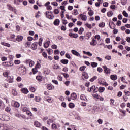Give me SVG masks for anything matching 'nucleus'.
I'll return each instance as SVG.
<instances>
[{
  "mask_svg": "<svg viewBox=\"0 0 130 130\" xmlns=\"http://www.w3.org/2000/svg\"><path fill=\"white\" fill-rule=\"evenodd\" d=\"M83 31H84V28L80 27L78 31V33L79 34H80V35H82V34H83Z\"/></svg>",
  "mask_w": 130,
  "mask_h": 130,
  "instance_id": "37",
  "label": "nucleus"
},
{
  "mask_svg": "<svg viewBox=\"0 0 130 130\" xmlns=\"http://www.w3.org/2000/svg\"><path fill=\"white\" fill-rule=\"evenodd\" d=\"M92 42H90V45H92L93 46H95L97 44V41H96V38L95 37L93 36L92 38Z\"/></svg>",
  "mask_w": 130,
  "mask_h": 130,
  "instance_id": "4",
  "label": "nucleus"
},
{
  "mask_svg": "<svg viewBox=\"0 0 130 130\" xmlns=\"http://www.w3.org/2000/svg\"><path fill=\"white\" fill-rule=\"evenodd\" d=\"M60 53V52H59V50H55L54 51V54L56 55L57 54H59V53Z\"/></svg>",
  "mask_w": 130,
  "mask_h": 130,
  "instance_id": "63",
  "label": "nucleus"
},
{
  "mask_svg": "<svg viewBox=\"0 0 130 130\" xmlns=\"http://www.w3.org/2000/svg\"><path fill=\"white\" fill-rule=\"evenodd\" d=\"M32 72L33 73V75H35V74L37 73V72H38V71L37 70V69L33 68L32 69Z\"/></svg>",
  "mask_w": 130,
  "mask_h": 130,
  "instance_id": "51",
  "label": "nucleus"
},
{
  "mask_svg": "<svg viewBox=\"0 0 130 130\" xmlns=\"http://www.w3.org/2000/svg\"><path fill=\"white\" fill-rule=\"evenodd\" d=\"M34 100L36 102H39V101H41V98L39 96H35Z\"/></svg>",
  "mask_w": 130,
  "mask_h": 130,
  "instance_id": "34",
  "label": "nucleus"
},
{
  "mask_svg": "<svg viewBox=\"0 0 130 130\" xmlns=\"http://www.w3.org/2000/svg\"><path fill=\"white\" fill-rule=\"evenodd\" d=\"M43 41V38H42V37H41L39 39V42L38 43V44H39V46H41V45H42V42Z\"/></svg>",
  "mask_w": 130,
  "mask_h": 130,
  "instance_id": "29",
  "label": "nucleus"
},
{
  "mask_svg": "<svg viewBox=\"0 0 130 130\" xmlns=\"http://www.w3.org/2000/svg\"><path fill=\"white\" fill-rule=\"evenodd\" d=\"M23 2V0H14V4L15 5H16V6H19L20 5V3H22Z\"/></svg>",
  "mask_w": 130,
  "mask_h": 130,
  "instance_id": "21",
  "label": "nucleus"
},
{
  "mask_svg": "<svg viewBox=\"0 0 130 130\" xmlns=\"http://www.w3.org/2000/svg\"><path fill=\"white\" fill-rule=\"evenodd\" d=\"M85 70H86V66H83L79 68V71H80L81 72H84Z\"/></svg>",
  "mask_w": 130,
  "mask_h": 130,
  "instance_id": "39",
  "label": "nucleus"
},
{
  "mask_svg": "<svg viewBox=\"0 0 130 130\" xmlns=\"http://www.w3.org/2000/svg\"><path fill=\"white\" fill-rule=\"evenodd\" d=\"M92 110H93L95 112H98V111H100V108L97 106H93L92 108Z\"/></svg>",
  "mask_w": 130,
  "mask_h": 130,
  "instance_id": "22",
  "label": "nucleus"
},
{
  "mask_svg": "<svg viewBox=\"0 0 130 130\" xmlns=\"http://www.w3.org/2000/svg\"><path fill=\"white\" fill-rule=\"evenodd\" d=\"M108 5H109V4L108 3V2H104L103 4V7H104L105 8H107V7H108Z\"/></svg>",
  "mask_w": 130,
  "mask_h": 130,
  "instance_id": "52",
  "label": "nucleus"
},
{
  "mask_svg": "<svg viewBox=\"0 0 130 130\" xmlns=\"http://www.w3.org/2000/svg\"><path fill=\"white\" fill-rule=\"evenodd\" d=\"M34 126H36V127H39L41 126V124L38 121H35Z\"/></svg>",
  "mask_w": 130,
  "mask_h": 130,
  "instance_id": "32",
  "label": "nucleus"
},
{
  "mask_svg": "<svg viewBox=\"0 0 130 130\" xmlns=\"http://www.w3.org/2000/svg\"><path fill=\"white\" fill-rule=\"evenodd\" d=\"M85 26L88 28V29H92V24H90L89 23H86Z\"/></svg>",
  "mask_w": 130,
  "mask_h": 130,
  "instance_id": "55",
  "label": "nucleus"
},
{
  "mask_svg": "<svg viewBox=\"0 0 130 130\" xmlns=\"http://www.w3.org/2000/svg\"><path fill=\"white\" fill-rule=\"evenodd\" d=\"M46 16L47 19H49L50 20H52V19L54 18V16L53 15V14H47V12L46 13Z\"/></svg>",
  "mask_w": 130,
  "mask_h": 130,
  "instance_id": "14",
  "label": "nucleus"
},
{
  "mask_svg": "<svg viewBox=\"0 0 130 130\" xmlns=\"http://www.w3.org/2000/svg\"><path fill=\"white\" fill-rule=\"evenodd\" d=\"M91 66L92 68H96L98 66V63L95 62H92L91 63Z\"/></svg>",
  "mask_w": 130,
  "mask_h": 130,
  "instance_id": "33",
  "label": "nucleus"
},
{
  "mask_svg": "<svg viewBox=\"0 0 130 130\" xmlns=\"http://www.w3.org/2000/svg\"><path fill=\"white\" fill-rule=\"evenodd\" d=\"M60 23V20L58 19H56L54 20L53 24L55 26H59V24Z\"/></svg>",
  "mask_w": 130,
  "mask_h": 130,
  "instance_id": "13",
  "label": "nucleus"
},
{
  "mask_svg": "<svg viewBox=\"0 0 130 130\" xmlns=\"http://www.w3.org/2000/svg\"><path fill=\"white\" fill-rule=\"evenodd\" d=\"M5 111L8 113L11 112V108L10 107H7L5 108Z\"/></svg>",
  "mask_w": 130,
  "mask_h": 130,
  "instance_id": "49",
  "label": "nucleus"
},
{
  "mask_svg": "<svg viewBox=\"0 0 130 130\" xmlns=\"http://www.w3.org/2000/svg\"><path fill=\"white\" fill-rule=\"evenodd\" d=\"M52 122H53V119H49L47 121V124L49 125H50V123H52Z\"/></svg>",
  "mask_w": 130,
  "mask_h": 130,
  "instance_id": "44",
  "label": "nucleus"
},
{
  "mask_svg": "<svg viewBox=\"0 0 130 130\" xmlns=\"http://www.w3.org/2000/svg\"><path fill=\"white\" fill-rule=\"evenodd\" d=\"M102 68L104 69V72L106 73V75H108V74H110L111 72V70L110 68H107L106 65L103 66Z\"/></svg>",
  "mask_w": 130,
  "mask_h": 130,
  "instance_id": "2",
  "label": "nucleus"
},
{
  "mask_svg": "<svg viewBox=\"0 0 130 130\" xmlns=\"http://www.w3.org/2000/svg\"><path fill=\"white\" fill-rule=\"evenodd\" d=\"M105 58L107 59V60H110V59H111V56L107 55L105 57Z\"/></svg>",
  "mask_w": 130,
  "mask_h": 130,
  "instance_id": "62",
  "label": "nucleus"
},
{
  "mask_svg": "<svg viewBox=\"0 0 130 130\" xmlns=\"http://www.w3.org/2000/svg\"><path fill=\"white\" fill-rule=\"evenodd\" d=\"M42 54L43 57L45 58H47V53H46V52H43Z\"/></svg>",
  "mask_w": 130,
  "mask_h": 130,
  "instance_id": "56",
  "label": "nucleus"
},
{
  "mask_svg": "<svg viewBox=\"0 0 130 130\" xmlns=\"http://www.w3.org/2000/svg\"><path fill=\"white\" fill-rule=\"evenodd\" d=\"M2 65L4 66V67H6L7 68H9V67H13V62L12 61L3 62H2Z\"/></svg>",
  "mask_w": 130,
  "mask_h": 130,
  "instance_id": "3",
  "label": "nucleus"
},
{
  "mask_svg": "<svg viewBox=\"0 0 130 130\" xmlns=\"http://www.w3.org/2000/svg\"><path fill=\"white\" fill-rule=\"evenodd\" d=\"M21 91L23 94H28L29 93V90L27 88H22Z\"/></svg>",
  "mask_w": 130,
  "mask_h": 130,
  "instance_id": "11",
  "label": "nucleus"
},
{
  "mask_svg": "<svg viewBox=\"0 0 130 130\" xmlns=\"http://www.w3.org/2000/svg\"><path fill=\"white\" fill-rule=\"evenodd\" d=\"M74 13H72L73 15H74V16H77V15L79 14V12H78V10L77 9H74L73 10Z\"/></svg>",
  "mask_w": 130,
  "mask_h": 130,
  "instance_id": "45",
  "label": "nucleus"
},
{
  "mask_svg": "<svg viewBox=\"0 0 130 130\" xmlns=\"http://www.w3.org/2000/svg\"><path fill=\"white\" fill-rule=\"evenodd\" d=\"M79 17L81 18L82 21H87V16L86 15L81 14L79 15Z\"/></svg>",
  "mask_w": 130,
  "mask_h": 130,
  "instance_id": "12",
  "label": "nucleus"
},
{
  "mask_svg": "<svg viewBox=\"0 0 130 130\" xmlns=\"http://www.w3.org/2000/svg\"><path fill=\"white\" fill-rule=\"evenodd\" d=\"M7 82L10 83H14V77L8 76L7 78Z\"/></svg>",
  "mask_w": 130,
  "mask_h": 130,
  "instance_id": "8",
  "label": "nucleus"
},
{
  "mask_svg": "<svg viewBox=\"0 0 130 130\" xmlns=\"http://www.w3.org/2000/svg\"><path fill=\"white\" fill-rule=\"evenodd\" d=\"M15 37H16V36L14 34L11 35L10 38H9V40H10V41L16 42V40H14L15 39Z\"/></svg>",
  "mask_w": 130,
  "mask_h": 130,
  "instance_id": "17",
  "label": "nucleus"
},
{
  "mask_svg": "<svg viewBox=\"0 0 130 130\" xmlns=\"http://www.w3.org/2000/svg\"><path fill=\"white\" fill-rule=\"evenodd\" d=\"M44 48H48L49 47V43L48 42H45L44 44Z\"/></svg>",
  "mask_w": 130,
  "mask_h": 130,
  "instance_id": "43",
  "label": "nucleus"
},
{
  "mask_svg": "<svg viewBox=\"0 0 130 130\" xmlns=\"http://www.w3.org/2000/svg\"><path fill=\"white\" fill-rule=\"evenodd\" d=\"M13 105L14 107H16V108H19V107H20V103L18 102L14 101Z\"/></svg>",
  "mask_w": 130,
  "mask_h": 130,
  "instance_id": "25",
  "label": "nucleus"
},
{
  "mask_svg": "<svg viewBox=\"0 0 130 130\" xmlns=\"http://www.w3.org/2000/svg\"><path fill=\"white\" fill-rule=\"evenodd\" d=\"M82 76L85 79H89V75H88V73L85 72L82 73Z\"/></svg>",
  "mask_w": 130,
  "mask_h": 130,
  "instance_id": "19",
  "label": "nucleus"
},
{
  "mask_svg": "<svg viewBox=\"0 0 130 130\" xmlns=\"http://www.w3.org/2000/svg\"><path fill=\"white\" fill-rule=\"evenodd\" d=\"M88 15L89 16H93V15H94V11L93 10H91V11H89Z\"/></svg>",
  "mask_w": 130,
  "mask_h": 130,
  "instance_id": "64",
  "label": "nucleus"
},
{
  "mask_svg": "<svg viewBox=\"0 0 130 130\" xmlns=\"http://www.w3.org/2000/svg\"><path fill=\"white\" fill-rule=\"evenodd\" d=\"M52 51H53V50L50 48H49L47 49V52H48V54L49 55H50L51 54V52H52V53H53Z\"/></svg>",
  "mask_w": 130,
  "mask_h": 130,
  "instance_id": "60",
  "label": "nucleus"
},
{
  "mask_svg": "<svg viewBox=\"0 0 130 130\" xmlns=\"http://www.w3.org/2000/svg\"><path fill=\"white\" fill-rule=\"evenodd\" d=\"M24 37L23 36L18 35L17 36L16 40L18 41V42H20L23 40Z\"/></svg>",
  "mask_w": 130,
  "mask_h": 130,
  "instance_id": "15",
  "label": "nucleus"
},
{
  "mask_svg": "<svg viewBox=\"0 0 130 130\" xmlns=\"http://www.w3.org/2000/svg\"><path fill=\"white\" fill-rule=\"evenodd\" d=\"M36 80L38 81V82H41L42 81V76L39 75L36 76Z\"/></svg>",
  "mask_w": 130,
  "mask_h": 130,
  "instance_id": "30",
  "label": "nucleus"
},
{
  "mask_svg": "<svg viewBox=\"0 0 130 130\" xmlns=\"http://www.w3.org/2000/svg\"><path fill=\"white\" fill-rule=\"evenodd\" d=\"M54 14L55 15H57L58 14H59V11L57 9H55L54 10Z\"/></svg>",
  "mask_w": 130,
  "mask_h": 130,
  "instance_id": "53",
  "label": "nucleus"
},
{
  "mask_svg": "<svg viewBox=\"0 0 130 130\" xmlns=\"http://www.w3.org/2000/svg\"><path fill=\"white\" fill-rule=\"evenodd\" d=\"M37 45H38V42H35L32 43L31 46V49H32L33 50H36V49H37Z\"/></svg>",
  "mask_w": 130,
  "mask_h": 130,
  "instance_id": "6",
  "label": "nucleus"
},
{
  "mask_svg": "<svg viewBox=\"0 0 130 130\" xmlns=\"http://www.w3.org/2000/svg\"><path fill=\"white\" fill-rule=\"evenodd\" d=\"M3 75L4 77H5V78H8V77H9V73H8V72H4L3 73Z\"/></svg>",
  "mask_w": 130,
  "mask_h": 130,
  "instance_id": "48",
  "label": "nucleus"
},
{
  "mask_svg": "<svg viewBox=\"0 0 130 130\" xmlns=\"http://www.w3.org/2000/svg\"><path fill=\"white\" fill-rule=\"evenodd\" d=\"M44 100H45V101H47L48 102H49V103H51L52 101H53V99H52V98L49 97L44 98Z\"/></svg>",
  "mask_w": 130,
  "mask_h": 130,
  "instance_id": "10",
  "label": "nucleus"
},
{
  "mask_svg": "<svg viewBox=\"0 0 130 130\" xmlns=\"http://www.w3.org/2000/svg\"><path fill=\"white\" fill-rule=\"evenodd\" d=\"M109 26L111 29L115 28V24L113 21H110L109 23Z\"/></svg>",
  "mask_w": 130,
  "mask_h": 130,
  "instance_id": "9",
  "label": "nucleus"
},
{
  "mask_svg": "<svg viewBox=\"0 0 130 130\" xmlns=\"http://www.w3.org/2000/svg\"><path fill=\"white\" fill-rule=\"evenodd\" d=\"M61 31H66V30H67V27L66 26L62 25L61 26Z\"/></svg>",
  "mask_w": 130,
  "mask_h": 130,
  "instance_id": "59",
  "label": "nucleus"
},
{
  "mask_svg": "<svg viewBox=\"0 0 130 130\" xmlns=\"http://www.w3.org/2000/svg\"><path fill=\"white\" fill-rule=\"evenodd\" d=\"M99 27L100 28H104L105 27V23L104 22H102L99 24Z\"/></svg>",
  "mask_w": 130,
  "mask_h": 130,
  "instance_id": "40",
  "label": "nucleus"
},
{
  "mask_svg": "<svg viewBox=\"0 0 130 130\" xmlns=\"http://www.w3.org/2000/svg\"><path fill=\"white\" fill-rule=\"evenodd\" d=\"M114 29L113 30V33L114 34H117L118 33V30L117 29H116L115 28H113Z\"/></svg>",
  "mask_w": 130,
  "mask_h": 130,
  "instance_id": "57",
  "label": "nucleus"
},
{
  "mask_svg": "<svg viewBox=\"0 0 130 130\" xmlns=\"http://www.w3.org/2000/svg\"><path fill=\"white\" fill-rule=\"evenodd\" d=\"M92 36V32H88L86 34V37H87L86 39L88 40V39H90Z\"/></svg>",
  "mask_w": 130,
  "mask_h": 130,
  "instance_id": "23",
  "label": "nucleus"
},
{
  "mask_svg": "<svg viewBox=\"0 0 130 130\" xmlns=\"http://www.w3.org/2000/svg\"><path fill=\"white\" fill-rule=\"evenodd\" d=\"M110 79L111 80H112L113 81H115L116 80H117V75H111L110 76Z\"/></svg>",
  "mask_w": 130,
  "mask_h": 130,
  "instance_id": "18",
  "label": "nucleus"
},
{
  "mask_svg": "<svg viewBox=\"0 0 130 130\" xmlns=\"http://www.w3.org/2000/svg\"><path fill=\"white\" fill-rule=\"evenodd\" d=\"M21 68V70H23V72H26V71H27V69L26 68V67H25V66H24V65H20L19 69Z\"/></svg>",
  "mask_w": 130,
  "mask_h": 130,
  "instance_id": "41",
  "label": "nucleus"
},
{
  "mask_svg": "<svg viewBox=\"0 0 130 130\" xmlns=\"http://www.w3.org/2000/svg\"><path fill=\"white\" fill-rule=\"evenodd\" d=\"M71 53L74 55H75L76 56H78V57H80L81 56V55L80 54V53H79L78 51L75 50H72Z\"/></svg>",
  "mask_w": 130,
  "mask_h": 130,
  "instance_id": "7",
  "label": "nucleus"
},
{
  "mask_svg": "<svg viewBox=\"0 0 130 130\" xmlns=\"http://www.w3.org/2000/svg\"><path fill=\"white\" fill-rule=\"evenodd\" d=\"M105 90V88L103 87H100L99 88V93H103Z\"/></svg>",
  "mask_w": 130,
  "mask_h": 130,
  "instance_id": "27",
  "label": "nucleus"
},
{
  "mask_svg": "<svg viewBox=\"0 0 130 130\" xmlns=\"http://www.w3.org/2000/svg\"><path fill=\"white\" fill-rule=\"evenodd\" d=\"M71 98H72L73 100H75L76 99H77V98H78L77 96V94H76V93L73 92L71 94Z\"/></svg>",
  "mask_w": 130,
  "mask_h": 130,
  "instance_id": "24",
  "label": "nucleus"
},
{
  "mask_svg": "<svg viewBox=\"0 0 130 130\" xmlns=\"http://www.w3.org/2000/svg\"><path fill=\"white\" fill-rule=\"evenodd\" d=\"M83 53L84 54H86V55H88V56H92L93 55V54L89 51L86 52V51H83Z\"/></svg>",
  "mask_w": 130,
  "mask_h": 130,
  "instance_id": "26",
  "label": "nucleus"
},
{
  "mask_svg": "<svg viewBox=\"0 0 130 130\" xmlns=\"http://www.w3.org/2000/svg\"><path fill=\"white\" fill-rule=\"evenodd\" d=\"M2 45H4V46H6L7 47H11V45L8 43L1 42Z\"/></svg>",
  "mask_w": 130,
  "mask_h": 130,
  "instance_id": "28",
  "label": "nucleus"
},
{
  "mask_svg": "<svg viewBox=\"0 0 130 130\" xmlns=\"http://www.w3.org/2000/svg\"><path fill=\"white\" fill-rule=\"evenodd\" d=\"M94 80H97V76H94L93 77L91 78L89 81L90 82H94Z\"/></svg>",
  "mask_w": 130,
  "mask_h": 130,
  "instance_id": "54",
  "label": "nucleus"
},
{
  "mask_svg": "<svg viewBox=\"0 0 130 130\" xmlns=\"http://www.w3.org/2000/svg\"><path fill=\"white\" fill-rule=\"evenodd\" d=\"M52 128L53 129H57V125H56V124H55V123L52 124Z\"/></svg>",
  "mask_w": 130,
  "mask_h": 130,
  "instance_id": "50",
  "label": "nucleus"
},
{
  "mask_svg": "<svg viewBox=\"0 0 130 130\" xmlns=\"http://www.w3.org/2000/svg\"><path fill=\"white\" fill-rule=\"evenodd\" d=\"M61 74L62 75L66 78H69V77H70V75H69V74L68 73H61Z\"/></svg>",
  "mask_w": 130,
  "mask_h": 130,
  "instance_id": "46",
  "label": "nucleus"
},
{
  "mask_svg": "<svg viewBox=\"0 0 130 130\" xmlns=\"http://www.w3.org/2000/svg\"><path fill=\"white\" fill-rule=\"evenodd\" d=\"M107 16H108V17H112V16H113V12H112V11H108L107 13Z\"/></svg>",
  "mask_w": 130,
  "mask_h": 130,
  "instance_id": "35",
  "label": "nucleus"
},
{
  "mask_svg": "<svg viewBox=\"0 0 130 130\" xmlns=\"http://www.w3.org/2000/svg\"><path fill=\"white\" fill-rule=\"evenodd\" d=\"M104 79H102V78H100L99 79V80H98V83L100 84V85H104Z\"/></svg>",
  "mask_w": 130,
  "mask_h": 130,
  "instance_id": "20",
  "label": "nucleus"
},
{
  "mask_svg": "<svg viewBox=\"0 0 130 130\" xmlns=\"http://www.w3.org/2000/svg\"><path fill=\"white\" fill-rule=\"evenodd\" d=\"M12 94L13 96H17V95H18V92L16 89H13L12 91Z\"/></svg>",
  "mask_w": 130,
  "mask_h": 130,
  "instance_id": "36",
  "label": "nucleus"
},
{
  "mask_svg": "<svg viewBox=\"0 0 130 130\" xmlns=\"http://www.w3.org/2000/svg\"><path fill=\"white\" fill-rule=\"evenodd\" d=\"M7 8H8L10 11H12V12H14V13H17V10H16V8L13 7L11 5L8 4Z\"/></svg>",
  "mask_w": 130,
  "mask_h": 130,
  "instance_id": "5",
  "label": "nucleus"
},
{
  "mask_svg": "<svg viewBox=\"0 0 130 130\" xmlns=\"http://www.w3.org/2000/svg\"><path fill=\"white\" fill-rule=\"evenodd\" d=\"M61 63H62V64H68L69 63V60L67 59H63L60 60Z\"/></svg>",
  "mask_w": 130,
  "mask_h": 130,
  "instance_id": "16",
  "label": "nucleus"
},
{
  "mask_svg": "<svg viewBox=\"0 0 130 130\" xmlns=\"http://www.w3.org/2000/svg\"><path fill=\"white\" fill-rule=\"evenodd\" d=\"M29 90L30 92H32V93H34V92H35L36 91L35 88L33 87H29Z\"/></svg>",
  "mask_w": 130,
  "mask_h": 130,
  "instance_id": "47",
  "label": "nucleus"
},
{
  "mask_svg": "<svg viewBox=\"0 0 130 130\" xmlns=\"http://www.w3.org/2000/svg\"><path fill=\"white\" fill-rule=\"evenodd\" d=\"M122 14L124 17H125L126 18H128V13L126 12L125 10L123 11Z\"/></svg>",
  "mask_w": 130,
  "mask_h": 130,
  "instance_id": "31",
  "label": "nucleus"
},
{
  "mask_svg": "<svg viewBox=\"0 0 130 130\" xmlns=\"http://www.w3.org/2000/svg\"><path fill=\"white\" fill-rule=\"evenodd\" d=\"M127 0H122L121 4L123 6H125V4H127Z\"/></svg>",
  "mask_w": 130,
  "mask_h": 130,
  "instance_id": "58",
  "label": "nucleus"
},
{
  "mask_svg": "<svg viewBox=\"0 0 130 130\" xmlns=\"http://www.w3.org/2000/svg\"><path fill=\"white\" fill-rule=\"evenodd\" d=\"M15 64H20L21 63V61L19 60H15L14 61Z\"/></svg>",
  "mask_w": 130,
  "mask_h": 130,
  "instance_id": "61",
  "label": "nucleus"
},
{
  "mask_svg": "<svg viewBox=\"0 0 130 130\" xmlns=\"http://www.w3.org/2000/svg\"><path fill=\"white\" fill-rule=\"evenodd\" d=\"M52 88H54V86H53L51 84H48L47 85V88L48 90H52Z\"/></svg>",
  "mask_w": 130,
  "mask_h": 130,
  "instance_id": "38",
  "label": "nucleus"
},
{
  "mask_svg": "<svg viewBox=\"0 0 130 130\" xmlns=\"http://www.w3.org/2000/svg\"><path fill=\"white\" fill-rule=\"evenodd\" d=\"M0 120H2V121H9L10 120V117L7 115L0 114Z\"/></svg>",
  "mask_w": 130,
  "mask_h": 130,
  "instance_id": "1",
  "label": "nucleus"
},
{
  "mask_svg": "<svg viewBox=\"0 0 130 130\" xmlns=\"http://www.w3.org/2000/svg\"><path fill=\"white\" fill-rule=\"evenodd\" d=\"M69 108H74L75 107V104L73 103H70L69 104Z\"/></svg>",
  "mask_w": 130,
  "mask_h": 130,
  "instance_id": "42",
  "label": "nucleus"
}]
</instances>
